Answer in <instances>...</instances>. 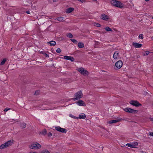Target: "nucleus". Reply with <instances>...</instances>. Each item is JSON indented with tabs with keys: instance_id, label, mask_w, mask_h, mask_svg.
I'll use <instances>...</instances> for the list:
<instances>
[{
	"instance_id": "nucleus-1",
	"label": "nucleus",
	"mask_w": 153,
	"mask_h": 153,
	"mask_svg": "<svg viewBox=\"0 0 153 153\" xmlns=\"http://www.w3.org/2000/svg\"><path fill=\"white\" fill-rule=\"evenodd\" d=\"M13 140H9L0 146V149L6 148L11 145L13 143Z\"/></svg>"
},
{
	"instance_id": "nucleus-2",
	"label": "nucleus",
	"mask_w": 153,
	"mask_h": 153,
	"mask_svg": "<svg viewBox=\"0 0 153 153\" xmlns=\"http://www.w3.org/2000/svg\"><path fill=\"white\" fill-rule=\"evenodd\" d=\"M41 148V145L37 142L33 143L30 147V149H38Z\"/></svg>"
},
{
	"instance_id": "nucleus-3",
	"label": "nucleus",
	"mask_w": 153,
	"mask_h": 153,
	"mask_svg": "<svg viewBox=\"0 0 153 153\" xmlns=\"http://www.w3.org/2000/svg\"><path fill=\"white\" fill-rule=\"evenodd\" d=\"M77 70L82 74L85 76L88 75L89 74L88 71L86 70L84 68L81 67L78 68Z\"/></svg>"
},
{
	"instance_id": "nucleus-4",
	"label": "nucleus",
	"mask_w": 153,
	"mask_h": 153,
	"mask_svg": "<svg viewBox=\"0 0 153 153\" xmlns=\"http://www.w3.org/2000/svg\"><path fill=\"white\" fill-rule=\"evenodd\" d=\"M83 94L81 91H79L75 94L74 98L73 99L74 100H77L81 98Z\"/></svg>"
},
{
	"instance_id": "nucleus-5",
	"label": "nucleus",
	"mask_w": 153,
	"mask_h": 153,
	"mask_svg": "<svg viewBox=\"0 0 153 153\" xmlns=\"http://www.w3.org/2000/svg\"><path fill=\"white\" fill-rule=\"evenodd\" d=\"M125 111L132 114H135L138 112V111L136 110L130 108H126L124 109Z\"/></svg>"
},
{
	"instance_id": "nucleus-6",
	"label": "nucleus",
	"mask_w": 153,
	"mask_h": 153,
	"mask_svg": "<svg viewBox=\"0 0 153 153\" xmlns=\"http://www.w3.org/2000/svg\"><path fill=\"white\" fill-rule=\"evenodd\" d=\"M116 68L114 69L116 70L120 69L123 65V62L121 60H119L115 64Z\"/></svg>"
},
{
	"instance_id": "nucleus-7",
	"label": "nucleus",
	"mask_w": 153,
	"mask_h": 153,
	"mask_svg": "<svg viewBox=\"0 0 153 153\" xmlns=\"http://www.w3.org/2000/svg\"><path fill=\"white\" fill-rule=\"evenodd\" d=\"M129 103L131 105L137 107L142 105L137 101L132 100Z\"/></svg>"
},
{
	"instance_id": "nucleus-8",
	"label": "nucleus",
	"mask_w": 153,
	"mask_h": 153,
	"mask_svg": "<svg viewBox=\"0 0 153 153\" xmlns=\"http://www.w3.org/2000/svg\"><path fill=\"white\" fill-rule=\"evenodd\" d=\"M55 129L59 131L64 133H66L67 131L65 129L62 128L59 126L56 127Z\"/></svg>"
},
{
	"instance_id": "nucleus-9",
	"label": "nucleus",
	"mask_w": 153,
	"mask_h": 153,
	"mask_svg": "<svg viewBox=\"0 0 153 153\" xmlns=\"http://www.w3.org/2000/svg\"><path fill=\"white\" fill-rule=\"evenodd\" d=\"M122 120H123L122 118H120L117 120H110L108 123L109 124H113L120 122Z\"/></svg>"
},
{
	"instance_id": "nucleus-10",
	"label": "nucleus",
	"mask_w": 153,
	"mask_h": 153,
	"mask_svg": "<svg viewBox=\"0 0 153 153\" xmlns=\"http://www.w3.org/2000/svg\"><path fill=\"white\" fill-rule=\"evenodd\" d=\"M64 58L65 59L70 60L72 62H74V58L71 56H64Z\"/></svg>"
},
{
	"instance_id": "nucleus-11",
	"label": "nucleus",
	"mask_w": 153,
	"mask_h": 153,
	"mask_svg": "<svg viewBox=\"0 0 153 153\" xmlns=\"http://www.w3.org/2000/svg\"><path fill=\"white\" fill-rule=\"evenodd\" d=\"M76 103L78 105L80 106H86L85 102L81 100H79Z\"/></svg>"
},
{
	"instance_id": "nucleus-12",
	"label": "nucleus",
	"mask_w": 153,
	"mask_h": 153,
	"mask_svg": "<svg viewBox=\"0 0 153 153\" xmlns=\"http://www.w3.org/2000/svg\"><path fill=\"white\" fill-rule=\"evenodd\" d=\"M124 6L123 4L119 1H117V3L115 5V7L121 8L123 7Z\"/></svg>"
},
{
	"instance_id": "nucleus-13",
	"label": "nucleus",
	"mask_w": 153,
	"mask_h": 153,
	"mask_svg": "<svg viewBox=\"0 0 153 153\" xmlns=\"http://www.w3.org/2000/svg\"><path fill=\"white\" fill-rule=\"evenodd\" d=\"M132 45L135 48H140L142 47V45L137 42H133Z\"/></svg>"
},
{
	"instance_id": "nucleus-14",
	"label": "nucleus",
	"mask_w": 153,
	"mask_h": 153,
	"mask_svg": "<svg viewBox=\"0 0 153 153\" xmlns=\"http://www.w3.org/2000/svg\"><path fill=\"white\" fill-rule=\"evenodd\" d=\"M86 116L85 114L83 113H81L79 115V117H78V119H83L86 118Z\"/></svg>"
},
{
	"instance_id": "nucleus-15",
	"label": "nucleus",
	"mask_w": 153,
	"mask_h": 153,
	"mask_svg": "<svg viewBox=\"0 0 153 153\" xmlns=\"http://www.w3.org/2000/svg\"><path fill=\"white\" fill-rule=\"evenodd\" d=\"M101 19L104 20H107L108 19V18L107 15L105 14H102L101 15Z\"/></svg>"
},
{
	"instance_id": "nucleus-16",
	"label": "nucleus",
	"mask_w": 153,
	"mask_h": 153,
	"mask_svg": "<svg viewBox=\"0 0 153 153\" xmlns=\"http://www.w3.org/2000/svg\"><path fill=\"white\" fill-rule=\"evenodd\" d=\"M119 56V53L118 51H116L114 53L113 57L114 59H117Z\"/></svg>"
},
{
	"instance_id": "nucleus-17",
	"label": "nucleus",
	"mask_w": 153,
	"mask_h": 153,
	"mask_svg": "<svg viewBox=\"0 0 153 153\" xmlns=\"http://www.w3.org/2000/svg\"><path fill=\"white\" fill-rule=\"evenodd\" d=\"M48 45H49L51 46H54L56 45V42L55 41H51L47 42Z\"/></svg>"
},
{
	"instance_id": "nucleus-18",
	"label": "nucleus",
	"mask_w": 153,
	"mask_h": 153,
	"mask_svg": "<svg viewBox=\"0 0 153 153\" xmlns=\"http://www.w3.org/2000/svg\"><path fill=\"white\" fill-rule=\"evenodd\" d=\"M74 10L73 7H70L66 10V12L67 13H70L72 12Z\"/></svg>"
},
{
	"instance_id": "nucleus-19",
	"label": "nucleus",
	"mask_w": 153,
	"mask_h": 153,
	"mask_svg": "<svg viewBox=\"0 0 153 153\" xmlns=\"http://www.w3.org/2000/svg\"><path fill=\"white\" fill-rule=\"evenodd\" d=\"M78 46L80 48H82L84 47V44L82 42H79L78 44Z\"/></svg>"
},
{
	"instance_id": "nucleus-20",
	"label": "nucleus",
	"mask_w": 153,
	"mask_h": 153,
	"mask_svg": "<svg viewBox=\"0 0 153 153\" xmlns=\"http://www.w3.org/2000/svg\"><path fill=\"white\" fill-rule=\"evenodd\" d=\"M56 20L60 22H63L64 21V18L62 17H59L56 18Z\"/></svg>"
},
{
	"instance_id": "nucleus-21",
	"label": "nucleus",
	"mask_w": 153,
	"mask_h": 153,
	"mask_svg": "<svg viewBox=\"0 0 153 153\" xmlns=\"http://www.w3.org/2000/svg\"><path fill=\"white\" fill-rule=\"evenodd\" d=\"M111 4L112 5L115 6L116 4L117 3V0H112L111 1Z\"/></svg>"
},
{
	"instance_id": "nucleus-22",
	"label": "nucleus",
	"mask_w": 153,
	"mask_h": 153,
	"mask_svg": "<svg viewBox=\"0 0 153 153\" xmlns=\"http://www.w3.org/2000/svg\"><path fill=\"white\" fill-rule=\"evenodd\" d=\"M26 126V124L25 123H21L20 124V127L22 129L25 128Z\"/></svg>"
},
{
	"instance_id": "nucleus-23",
	"label": "nucleus",
	"mask_w": 153,
	"mask_h": 153,
	"mask_svg": "<svg viewBox=\"0 0 153 153\" xmlns=\"http://www.w3.org/2000/svg\"><path fill=\"white\" fill-rule=\"evenodd\" d=\"M47 133V131L46 129H44L43 131L39 133L40 134H41L43 135H45Z\"/></svg>"
},
{
	"instance_id": "nucleus-24",
	"label": "nucleus",
	"mask_w": 153,
	"mask_h": 153,
	"mask_svg": "<svg viewBox=\"0 0 153 153\" xmlns=\"http://www.w3.org/2000/svg\"><path fill=\"white\" fill-rule=\"evenodd\" d=\"M40 53L43 54L44 56H45L46 57H49V55L48 54L46 53L45 51H41L40 52Z\"/></svg>"
},
{
	"instance_id": "nucleus-25",
	"label": "nucleus",
	"mask_w": 153,
	"mask_h": 153,
	"mask_svg": "<svg viewBox=\"0 0 153 153\" xmlns=\"http://www.w3.org/2000/svg\"><path fill=\"white\" fill-rule=\"evenodd\" d=\"M37 34L39 36L41 37L42 36V35L40 29H38V30L37 31Z\"/></svg>"
},
{
	"instance_id": "nucleus-26",
	"label": "nucleus",
	"mask_w": 153,
	"mask_h": 153,
	"mask_svg": "<svg viewBox=\"0 0 153 153\" xmlns=\"http://www.w3.org/2000/svg\"><path fill=\"white\" fill-rule=\"evenodd\" d=\"M126 146L128 147H130L132 148H134V146H133L132 143H127L126 144Z\"/></svg>"
},
{
	"instance_id": "nucleus-27",
	"label": "nucleus",
	"mask_w": 153,
	"mask_h": 153,
	"mask_svg": "<svg viewBox=\"0 0 153 153\" xmlns=\"http://www.w3.org/2000/svg\"><path fill=\"white\" fill-rule=\"evenodd\" d=\"M95 43L94 45V47L95 48H97L98 46V45L100 44V43L98 42L95 41Z\"/></svg>"
},
{
	"instance_id": "nucleus-28",
	"label": "nucleus",
	"mask_w": 153,
	"mask_h": 153,
	"mask_svg": "<svg viewBox=\"0 0 153 153\" xmlns=\"http://www.w3.org/2000/svg\"><path fill=\"white\" fill-rule=\"evenodd\" d=\"M150 53V52L148 51H146L143 53V56H146L148 55Z\"/></svg>"
},
{
	"instance_id": "nucleus-29",
	"label": "nucleus",
	"mask_w": 153,
	"mask_h": 153,
	"mask_svg": "<svg viewBox=\"0 0 153 153\" xmlns=\"http://www.w3.org/2000/svg\"><path fill=\"white\" fill-rule=\"evenodd\" d=\"M93 25L94 26H96L97 27H100L101 26V25L100 24L97 23H94Z\"/></svg>"
},
{
	"instance_id": "nucleus-30",
	"label": "nucleus",
	"mask_w": 153,
	"mask_h": 153,
	"mask_svg": "<svg viewBox=\"0 0 153 153\" xmlns=\"http://www.w3.org/2000/svg\"><path fill=\"white\" fill-rule=\"evenodd\" d=\"M6 61V58H4L3 59V60L0 63V65H3L5 63Z\"/></svg>"
},
{
	"instance_id": "nucleus-31",
	"label": "nucleus",
	"mask_w": 153,
	"mask_h": 153,
	"mask_svg": "<svg viewBox=\"0 0 153 153\" xmlns=\"http://www.w3.org/2000/svg\"><path fill=\"white\" fill-rule=\"evenodd\" d=\"M67 36L69 38H72L73 37L72 34L71 33H67Z\"/></svg>"
},
{
	"instance_id": "nucleus-32",
	"label": "nucleus",
	"mask_w": 153,
	"mask_h": 153,
	"mask_svg": "<svg viewBox=\"0 0 153 153\" xmlns=\"http://www.w3.org/2000/svg\"><path fill=\"white\" fill-rule=\"evenodd\" d=\"M132 145L133 146H134V148H136L135 146L138 145V143L137 142H134L132 143Z\"/></svg>"
},
{
	"instance_id": "nucleus-33",
	"label": "nucleus",
	"mask_w": 153,
	"mask_h": 153,
	"mask_svg": "<svg viewBox=\"0 0 153 153\" xmlns=\"http://www.w3.org/2000/svg\"><path fill=\"white\" fill-rule=\"evenodd\" d=\"M69 116L72 118H73L74 119H78V117H75V116H73L72 114H70L69 115Z\"/></svg>"
},
{
	"instance_id": "nucleus-34",
	"label": "nucleus",
	"mask_w": 153,
	"mask_h": 153,
	"mask_svg": "<svg viewBox=\"0 0 153 153\" xmlns=\"http://www.w3.org/2000/svg\"><path fill=\"white\" fill-rule=\"evenodd\" d=\"M41 153H50V152L47 149L43 150L41 152Z\"/></svg>"
},
{
	"instance_id": "nucleus-35",
	"label": "nucleus",
	"mask_w": 153,
	"mask_h": 153,
	"mask_svg": "<svg viewBox=\"0 0 153 153\" xmlns=\"http://www.w3.org/2000/svg\"><path fill=\"white\" fill-rule=\"evenodd\" d=\"M71 41L75 44H77V41L75 39H71Z\"/></svg>"
},
{
	"instance_id": "nucleus-36",
	"label": "nucleus",
	"mask_w": 153,
	"mask_h": 153,
	"mask_svg": "<svg viewBox=\"0 0 153 153\" xmlns=\"http://www.w3.org/2000/svg\"><path fill=\"white\" fill-rule=\"evenodd\" d=\"M139 38L141 39H143V34H140L139 36Z\"/></svg>"
},
{
	"instance_id": "nucleus-37",
	"label": "nucleus",
	"mask_w": 153,
	"mask_h": 153,
	"mask_svg": "<svg viewBox=\"0 0 153 153\" xmlns=\"http://www.w3.org/2000/svg\"><path fill=\"white\" fill-rule=\"evenodd\" d=\"M61 50L60 48H58L56 50V52L58 53H60L61 52Z\"/></svg>"
},
{
	"instance_id": "nucleus-38",
	"label": "nucleus",
	"mask_w": 153,
	"mask_h": 153,
	"mask_svg": "<svg viewBox=\"0 0 153 153\" xmlns=\"http://www.w3.org/2000/svg\"><path fill=\"white\" fill-rule=\"evenodd\" d=\"M39 90H37L36 91L35 93L34 94L35 95H37L39 94Z\"/></svg>"
},
{
	"instance_id": "nucleus-39",
	"label": "nucleus",
	"mask_w": 153,
	"mask_h": 153,
	"mask_svg": "<svg viewBox=\"0 0 153 153\" xmlns=\"http://www.w3.org/2000/svg\"><path fill=\"white\" fill-rule=\"evenodd\" d=\"M149 135L153 137V132H149Z\"/></svg>"
},
{
	"instance_id": "nucleus-40",
	"label": "nucleus",
	"mask_w": 153,
	"mask_h": 153,
	"mask_svg": "<svg viewBox=\"0 0 153 153\" xmlns=\"http://www.w3.org/2000/svg\"><path fill=\"white\" fill-rule=\"evenodd\" d=\"M47 135L48 137H50L52 136V134L50 132L48 133Z\"/></svg>"
},
{
	"instance_id": "nucleus-41",
	"label": "nucleus",
	"mask_w": 153,
	"mask_h": 153,
	"mask_svg": "<svg viewBox=\"0 0 153 153\" xmlns=\"http://www.w3.org/2000/svg\"><path fill=\"white\" fill-rule=\"evenodd\" d=\"M10 108H5L4 109V111H8L9 110H10Z\"/></svg>"
},
{
	"instance_id": "nucleus-42",
	"label": "nucleus",
	"mask_w": 153,
	"mask_h": 153,
	"mask_svg": "<svg viewBox=\"0 0 153 153\" xmlns=\"http://www.w3.org/2000/svg\"><path fill=\"white\" fill-rule=\"evenodd\" d=\"M78 1L81 2L82 3H83V2H85V0H77Z\"/></svg>"
},
{
	"instance_id": "nucleus-43",
	"label": "nucleus",
	"mask_w": 153,
	"mask_h": 153,
	"mask_svg": "<svg viewBox=\"0 0 153 153\" xmlns=\"http://www.w3.org/2000/svg\"><path fill=\"white\" fill-rule=\"evenodd\" d=\"M104 29H111V28L108 26H106L105 27H104Z\"/></svg>"
},
{
	"instance_id": "nucleus-44",
	"label": "nucleus",
	"mask_w": 153,
	"mask_h": 153,
	"mask_svg": "<svg viewBox=\"0 0 153 153\" xmlns=\"http://www.w3.org/2000/svg\"><path fill=\"white\" fill-rule=\"evenodd\" d=\"M149 119H150V121H153V118L150 117L149 118Z\"/></svg>"
},
{
	"instance_id": "nucleus-45",
	"label": "nucleus",
	"mask_w": 153,
	"mask_h": 153,
	"mask_svg": "<svg viewBox=\"0 0 153 153\" xmlns=\"http://www.w3.org/2000/svg\"><path fill=\"white\" fill-rule=\"evenodd\" d=\"M107 31H112V29H105Z\"/></svg>"
},
{
	"instance_id": "nucleus-46",
	"label": "nucleus",
	"mask_w": 153,
	"mask_h": 153,
	"mask_svg": "<svg viewBox=\"0 0 153 153\" xmlns=\"http://www.w3.org/2000/svg\"><path fill=\"white\" fill-rule=\"evenodd\" d=\"M26 13H27V14H30V11L29 10H28L27 11H26Z\"/></svg>"
},
{
	"instance_id": "nucleus-47",
	"label": "nucleus",
	"mask_w": 153,
	"mask_h": 153,
	"mask_svg": "<svg viewBox=\"0 0 153 153\" xmlns=\"http://www.w3.org/2000/svg\"><path fill=\"white\" fill-rule=\"evenodd\" d=\"M53 1L54 2H57V0H53Z\"/></svg>"
},
{
	"instance_id": "nucleus-48",
	"label": "nucleus",
	"mask_w": 153,
	"mask_h": 153,
	"mask_svg": "<svg viewBox=\"0 0 153 153\" xmlns=\"http://www.w3.org/2000/svg\"><path fill=\"white\" fill-rule=\"evenodd\" d=\"M149 0H145V1H149Z\"/></svg>"
},
{
	"instance_id": "nucleus-49",
	"label": "nucleus",
	"mask_w": 153,
	"mask_h": 153,
	"mask_svg": "<svg viewBox=\"0 0 153 153\" xmlns=\"http://www.w3.org/2000/svg\"><path fill=\"white\" fill-rule=\"evenodd\" d=\"M51 26V25H50L49 27L50 28Z\"/></svg>"
},
{
	"instance_id": "nucleus-50",
	"label": "nucleus",
	"mask_w": 153,
	"mask_h": 153,
	"mask_svg": "<svg viewBox=\"0 0 153 153\" xmlns=\"http://www.w3.org/2000/svg\"><path fill=\"white\" fill-rule=\"evenodd\" d=\"M82 30H81V31L83 32V30H84V29H82Z\"/></svg>"
},
{
	"instance_id": "nucleus-51",
	"label": "nucleus",
	"mask_w": 153,
	"mask_h": 153,
	"mask_svg": "<svg viewBox=\"0 0 153 153\" xmlns=\"http://www.w3.org/2000/svg\"><path fill=\"white\" fill-rule=\"evenodd\" d=\"M93 1H96L97 0H93Z\"/></svg>"
},
{
	"instance_id": "nucleus-52",
	"label": "nucleus",
	"mask_w": 153,
	"mask_h": 153,
	"mask_svg": "<svg viewBox=\"0 0 153 153\" xmlns=\"http://www.w3.org/2000/svg\"><path fill=\"white\" fill-rule=\"evenodd\" d=\"M152 19H153V16L152 17Z\"/></svg>"
},
{
	"instance_id": "nucleus-53",
	"label": "nucleus",
	"mask_w": 153,
	"mask_h": 153,
	"mask_svg": "<svg viewBox=\"0 0 153 153\" xmlns=\"http://www.w3.org/2000/svg\"><path fill=\"white\" fill-rule=\"evenodd\" d=\"M145 153H148V152H146Z\"/></svg>"
}]
</instances>
